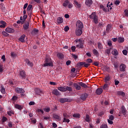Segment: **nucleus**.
<instances>
[{
  "instance_id": "1",
  "label": "nucleus",
  "mask_w": 128,
  "mask_h": 128,
  "mask_svg": "<svg viewBox=\"0 0 128 128\" xmlns=\"http://www.w3.org/2000/svg\"><path fill=\"white\" fill-rule=\"evenodd\" d=\"M44 66H54V63L52 62V60L50 56H48L46 58Z\"/></svg>"
},
{
  "instance_id": "2",
  "label": "nucleus",
  "mask_w": 128,
  "mask_h": 128,
  "mask_svg": "<svg viewBox=\"0 0 128 128\" xmlns=\"http://www.w3.org/2000/svg\"><path fill=\"white\" fill-rule=\"evenodd\" d=\"M90 18L91 20H94V24H98V18L96 16V12H92L91 15L90 16Z\"/></svg>"
},
{
  "instance_id": "3",
  "label": "nucleus",
  "mask_w": 128,
  "mask_h": 128,
  "mask_svg": "<svg viewBox=\"0 0 128 128\" xmlns=\"http://www.w3.org/2000/svg\"><path fill=\"white\" fill-rule=\"evenodd\" d=\"M76 42H78L79 44L76 46V48H84V40L82 39H79L78 40H76Z\"/></svg>"
},
{
  "instance_id": "4",
  "label": "nucleus",
  "mask_w": 128,
  "mask_h": 128,
  "mask_svg": "<svg viewBox=\"0 0 128 128\" xmlns=\"http://www.w3.org/2000/svg\"><path fill=\"white\" fill-rule=\"evenodd\" d=\"M76 28L82 30L84 28V24L80 20H78L76 22Z\"/></svg>"
},
{
  "instance_id": "5",
  "label": "nucleus",
  "mask_w": 128,
  "mask_h": 128,
  "mask_svg": "<svg viewBox=\"0 0 128 128\" xmlns=\"http://www.w3.org/2000/svg\"><path fill=\"white\" fill-rule=\"evenodd\" d=\"M72 101V99L66 98H62L59 100L60 102H61V104H64V102H71Z\"/></svg>"
},
{
  "instance_id": "6",
  "label": "nucleus",
  "mask_w": 128,
  "mask_h": 128,
  "mask_svg": "<svg viewBox=\"0 0 128 128\" xmlns=\"http://www.w3.org/2000/svg\"><path fill=\"white\" fill-rule=\"evenodd\" d=\"M76 34L78 36H80L82 34V29H80L76 28Z\"/></svg>"
},
{
  "instance_id": "7",
  "label": "nucleus",
  "mask_w": 128,
  "mask_h": 128,
  "mask_svg": "<svg viewBox=\"0 0 128 128\" xmlns=\"http://www.w3.org/2000/svg\"><path fill=\"white\" fill-rule=\"evenodd\" d=\"M126 66L124 64H122L120 66V72H126Z\"/></svg>"
},
{
  "instance_id": "8",
  "label": "nucleus",
  "mask_w": 128,
  "mask_h": 128,
  "mask_svg": "<svg viewBox=\"0 0 128 128\" xmlns=\"http://www.w3.org/2000/svg\"><path fill=\"white\" fill-rule=\"evenodd\" d=\"M5 32H8V34H14V30L10 28H6L5 30Z\"/></svg>"
},
{
  "instance_id": "9",
  "label": "nucleus",
  "mask_w": 128,
  "mask_h": 128,
  "mask_svg": "<svg viewBox=\"0 0 128 128\" xmlns=\"http://www.w3.org/2000/svg\"><path fill=\"white\" fill-rule=\"evenodd\" d=\"M15 91L17 94H24V89L19 88H15Z\"/></svg>"
},
{
  "instance_id": "10",
  "label": "nucleus",
  "mask_w": 128,
  "mask_h": 128,
  "mask_svg": "<svg viewBox=\"0 0 128 128\" xmlns=\"http://www.w3.org/2000/svg\"><path fill=\"white\" fill-rule=\"evenodd\" d=\"M74 2L75 6L77 8H82V4L78 1H76V0H74Z\"/></svg>"
},
{
  "instance_id": "11",
  "label": "nucleus",
  "mask_w": 128,
  "mask_h": 128,
  "mask_svg": "<svg viewBox=\"0 0 128 128\" xmlns=\"http://www.w3.org/2000/svg\"><path fill=\"white\" fill-rule=\"evenodd\" d=\"M20 74L22 78H26V74L24 70L20 71Z\"/></svg>"
},
{
  "instance_id": "12",
  "label": "nucleus",
  "mask_w": 128,
  "mask_h": 128,
  "mask_svg": "<svg viewBox=\"0 0 128 128\" xmlns=\"http://www.w3.org/2000/svg\"><path fill=\"white\" fill-rule=\"evenodd\" d=\"M88 94L86 93H85L81 95L80 98L82 100H86V98H88Z\"/></svg>"
},
{
  "instance_id": "13",
  "label": "nucleus",
  "mask_w": 128,
  "mask_h": 128,
  "mask_svg": "<svg viewBox=\"0 0 128 128\" xmlns=\"http://www.w3.org/2000/svg\"><path fill=\"white\" fill-rule=\"evenodd\" d=\"M35 92H36V94H38V96H40V94H44L42 92V90H40V88H36Z\"/></svg>"
},
{
  "instance_id": "14",
  "label": "nucleus",
  "mask_w": 128,
  "mask_h": 128,
  "mask_svg": "<svg viewBox=\"0 0 128 128\" xmlns=\"http://www.w3.org/2000/svg\"><path fill=\"white\" fill-rule=\"evenodd\" d=\"M30 26V22H26L23 25V28L24 30H26Z\"/></svg>"
},
{
  "instance_id": "15",
  "label": "nucleus",
  "mask_w": 128,
  "mask_h": 128,
  "mask_svg": "<svg viewBox=\"0 0 128 128\" xmlns=\"http://www.w3.org/2000/svg\"><path fill=\"white\" fill-rule=\"evenodd\" d=\"M121 112L124 116H126V109L124 106H122L121 107Z\"/></svg>"
},
{
  "instance_id": "16",
  "label": "nucleus",
  "mask_w": 128,
  "mask_h": 128,
  "mask_svg": "<svg viewBox=\"0 0 128 128\" xmlns=\"http://www.w3.org/2000/svg\"><path fill=\"white\" fill-rule=\"evenodd\" d=\"M102 88H98L96 90V94H98V96H100V94H102Z\"/></svg>"
},
{
  "instance_id": "17",
  "label": "nucleus",
  "mask_w": 128,
  "mask_h": 128,
  "mask_svg": "<svg viewBox=\"0 0 128 128\" xmlns=\"http://www.w3.org/2000/svg\"><path fill=\"white\" fill-rule=\"evenodd\" d=\"M85 4L86 6H90L92 4V0H86Z\"/></svg>"
},
{
  "instance_id": "18",
  "label": "nucleus",
  "mask_w": 128,
  "mask_h": 128,
  "mask_svg": "<svg viewBox=\"0 0 128 128\" xmlns=\"http://www.w3.org/2000/svg\"><path fill=\"white\" fill-rule=\"evenodd\" d=\"M24 38H26V35L23 34L18 38V40L21 42H24Z\"/></svg>"
},
{
  "instance_id": "19",
  "label": "nucleus",
  "mask_w": 128,
  "mask_h": 128,
  "mask_svg": "<svg viewBox=\"0 0 128 128\" xmlns=\"http://www.w3.org/2000/svg\"><path fill=\"white\" fill-rule=\"evenodd\" d=\"M52 94L55 96H60V92L56 89L53 90Z\"/></svg>"
},
{
  "instance_id": "20",
  "label": "nucleus",
  "mask_w": 128,
  "mask_h": 128,
  "mask_svg": "<svg viewBox=\"0 0 128 128\" xmlns=\"http://www.w3.org/2000/svg\"><path fill=\"white\" fill-rule=\"evenodd\" d=\"M53 118H55V120H60V116L58 114H53Z\"/></svg>"
},
{
  "instance_id": "21",
  "label": "nucleus",
  "mask_w": 128,
  "mask_h": 128,
  "mask_svg": "<svg viewBox=\"0 0 128 128\" xmlns=\"http://www.w3.org/2000/svg\"><path fill=\"white\" fill-rule=\"evenodd\" d=\"M112 54L115 56H118V52L116 49H114L112 52Z\"/></svg>"
},
{
  "instance_id": "22",
  "label": "nucleus",
  "mask_w": 128,
  "mask_h": 128,
  "mask_svg": "<svg viewBox=\"0 0 128 128\" xmlns=\"http://www.w3.org/2000/svg\"><path fill=\"white\" fill-rule=\"evenodd\" d=\"M0 28H6V23L4 21H1L0 22Z\"/></svg>"
},
{
  "instance_id": "23",
  "label": "nucleus",
  "mask_w": 128,
  "mask_h": 128,
  "mask_svg": "<svg viewBox=\"0 0 128 128\" xmlns=\"http://www.w3.org/2000/svg\"><path fill=\"white\" fill-rule=\"evenodd\" d=\"M84 120L87 122H90V115L86 114V118H84Z\"/></svg>"
},
{
  "instance_id": "24",
  "label": "nucleus",
  "mask_w": 128,
  "mask_h": 128,
  "mask_svg": "<svg viewBox=\"0 0 128 128\" xmlns=\"http://www.w3.org/2000/svg\"><path fill=\"white\" fill-rule=\"evenodd\" d=\"M57 22L58 24H62L64 22V18L62 17H58L57 18Z\"/></svg>"
},
{
  "instance_id": "25",
  "label": "nucleus",
  "mask_w": 128,
  "mask_h": 128,
  "mask_svg": "<svg viewBox=\"0 0 128 128\" xmlns=\"http://www.w3.org/2000/svg\"><path fill=\"white\" fill-rule=\"evenodd\" d=\"M25 62H26V64L30 66H34V64H32L30 61V60H28V59H26L25 60Z\"/></svg>"
},
{
  "instance_id": "26",
  "label": "nucleus",
  "mask_w": 128,
  "mask_h": 128,
  "mask_svg": "<svg viewBox=\"0 0 128 128\" xmlns=\"http://www.w3.org/2000/svg\"><path fill=\"white\" fill-rule=\"evenodd\" d=\"M15 108H17L18 110H22V105H19L18 104H16L14 105Z\"/></svg>"
},
{
  "instance_id": "27",
  "label": "nucleus",
  "mask_w": 128,
  "mask_h": 128,
  "mask_svg": "<svg viewBox=\"0 0 128 128\" xmlns=\"http://www.w3.org/2000/svg\"><path fill=\"white\" fill-rule=\"evenodd\" d=\"M74 86L76 90H80V86L78 85L76 83L74 84Z\"/></svg>"
},
{
  "instance_id": "28",
  "label": "nucleus",
  "mask_w": 128,
  "mask_h": 128,
  "mask_svg": "<svg viewBox=\"0 0 128 128\" xmlns=\"http://www.w3.org/2000/svg\"><path fill=\"white\" fill-rule=\"evenodd\" d=\"M92 54H94V56H100V54L98 53V50L96 49H94L92 50Z\"/></svg>"
},
{
  "instance_id": "29",
  "label": "nucleus",
  "mask_w": 128,
  "mask_h": 128,
  "mask_svg": "<svg viewBox=\"0 0 128 128\" xmlns=\"http://www.w3.org/2000/svg\"><path fill=\"white\" fill-rule=\"evenodd\" d=\"M110 30H112V24H108L106 28V32H108Z\"/></svg>"
},
{
  "instance_id": "30",
  "label": "nucleus",
  "mask_w": 128,
  "mask_h": 128,
  "mask_svg": "<svg viewBox=\"0 0 128 128\" xmlns=\"http://www.w3.org/2000/svg\"><path fill=\"white\" fill-rule=\"evenodd\" d=\"M118 42L120 43L124 42V38L118 37Z\"/></svg>"
},
{
  "instance_id": "31",
  "label": "nucleus",
  "mask_w": 128,
  "mask_h": 128,
  "mask_svg": "<svg viewBox=\"0 0 128 128\" xmlns=\"http://www.w3.org/2000/svg\"><path fill=\"white\" fill-rule=\"evenodd\" d=\"M57 56L58 58H64V54H62V53L59 52L57 54Z\"/></svg>"
},
{
  "instance_id": "32",
  "label": "nucleus",
  "mask_w": 128,
  "mask_h": 128,
  "mask_svg": "<svg viewBox=\"0 0 128 128\" xmlns=\"http://www.w3.org/2000/svg\"><path fill=\"white\" fill-rule=\"evenodd\" d=\"M73 118H80V114H74L72 115Z\"/></svg>"
},
{
  "instance_id": "33",
  "label": "nucleus",
  "mask_w": 128,
  "mask_h": 128,
  "mask_svg": "<svg viewBox=\"0 0 128 128\" xmlns=\"http://www.w3.org/2000/svg\"><path fill=\"white\" fill-rule=\"evenodd\" d=\"M58 90H60V92H66V88L64 87H62V86H60L58 88Z\"/></svg>"
},
{
  "instance_id": "34",
  "label": "nucleus",
  "mask_w": 128,
  "mask_h": 128,
  "mask_svg": "<svg viewBox=\"0 0 128 128\" xmlns=\"http://www.w3.org/2000/svg\"><path fill=\"white\" fill-rule=\"evenodd\" d=\"M79 84L80 86H82V88H88V86H86V84L82 83V82H79Z\"/></svg>"
},
{
  "instance_id": "35",
  "label": "nucleus",
  "mask_w": 128,
  "mask_h": 128,
  "mask_svg": "<svg viewBox=\"0 0 128 128\" xmlns=\"http://www.w3.org/2000/svg\"><path fill=\"white\" fill-rule=\"evenodd\" d=\"M109 80H110V76H106L104 78V82H109Z\"/></svg>"
},
{
  "instance_id": "36",
  "label": "nucleus",
  "mask_w": 128,
  "mask_h": 128,
  "mask_svg": "<svg viewBox=\"0 0 128 128\" xmlns=\"http://www.w3.org/2000/svg\"><path fill=\"white\" fill-rule=\"evenodd\" d=\"M98 50H102V48H104L102 47V43H100V42H98Z\"/></svg>"
},
{
  "instance_id": "37",
  "label": "nucleus",
  "mask_w": 128,
  "mask_h": 128,
  "mask_svg": "<svg viewBox=\"0 0 128 128\" xmlns=\"http://www.w3.org/2000/svg\"><path fill=\"white\" fill-rule=\"evenodd\" d=\"M70 4V2L68 0H65L64 3L63 4V6H68V4Z\"/></svg>"
},
{
  "instance_id": "38",
  "label": "nucleus",
  "mask_w": 128,
  "mask_h": 128,
  "mask_svg": "<svg viewBox=\"0 0 128 128\" xmlns=\"http://www.w3.org/2000/svg\"><path fill=\"white\" fill-rule=\"evenodd\" d=\"M44 110L46 112H50V107H46L45 108H44Z\"/></svg>"
},
{
  "instance_id": "39",
  "label": "nucleus",
  "mask_w": 128,
  "mask_h": 128,
  "mask_svg": "<svg viewBox=\"0 0 128 128\" xmlns=\"http://www.w3.org/2000/svg\"><path fill=\"white\" fill-rule=\"evenodd\" d=\"M2 34L4 36H10V34H8L6 31H2Z\"/></svg>"
},
{
  "instance_id": "40",
  "label": "nucleus",
  "mask_w": 128,
  "mask_h": 128,
  "mask_svg": "<svg viewBox=\"0 0 128 128\" xmlns=\"http://www.w3.org/2000/svg\"><path fill=\"white\" fill-rule=\"evenodd\" d=\"M66 90H68V92H72V87H69V86H66L65 88V92H66Z\"/></svg>"
},
{
  "instance_id": "41",
  "label": "nucleus",
  "mask_w": 128,
  "mask_h": 128,
  "mask_svg": "<svg viewBox=\"0 0 128 128\" xmlns=\"http://www.w3.org/2000/svg\"><path fill=\"white\" fill-rule=\"evenodd\" d=\"M110 54V48L106 49L105 50V54Z\"/></svg>"
},
{
  "instance_id": "42",
  "label": "nucleus",
  "mask_w": 128,
  "mask_h": 128,
  "mask_svg": "<svg viewBox=\"0 0 128 128\" xmlns=\"http://www.w3.org/2000/svg\"><path fill=\"white\" fill-rule=\"evenodd\" d=\"M108 84H106L103 86V89H104V90H108Z\"/></svg>"
},
{
  "instance_id": "43",
  "label": "nucleus",
  "mask_w": 128,
  "mask_h": 128,
  "mask_svg": "<svg viewBox=\"0 0 128 128\" xmlns=\"http://www.w3.org/2000/svg\"><path fill=\"white\" fill-rule=\"evenodd\" d=\"M2 94H6V89L4 86H2V88L0 90Z\"/></svg>"
},
{
  "instance_id": "44",
  "label": "nucleus",
  "mask_w": 128,
  "mask_h": 128,
  "mask_svg": "<svg viewBox=\"0 0 128 128\" xmlns=\"http://www.w3.org/2000/svg\"><path fill=\"white\" fill-rule=\"evenodd\" d=\"M68 118H64V120L62 122H70V119H67Z\"/></svg>"
},
{
  "instance_id": "45",
  "label": "nucleus",
  "mask_w": 128,
  "mask_h": 128,
  "mask_svg": "<svg viewBox=\"0 0 128 128\" xmlns=\"http://www.w3.org/2000/svg\"><path fill=\"white\" fill-rule=\"evenodd\" d=\"M36 32H38V30H36V29H34L31 34H36Z\"/></svg>"
},
{
  "instance_id": "46",
  "label": "nucleus",
  "mask_w": 128,
  "mask_h": 128,
  "mask_svg": "<svg viewBox=\"0 0 128 128\" xmlns=\"http://www.w3.org/2000/svg\"><path fill=\"white\" fill-rule=\"evenodd\" d=\"M10 56L12 58H16V53L14 52H10Z\"/></svg>"
},
{
  "instance_id": "47",
  "label": "nucleus",
  "mask_w": 128,
  "mask_h": 128,
  "mask_svg": "<svg viewBox=\"0 0 128 128\" xmlns=\"http://www.w3.org/2000/svg\"><path fill=\"white\" fill-rule=\"evenodd\" d=\"M62 116H63L64 118H70V116L68 115V114L66 112H64L62 114Z\"/></svg>"
},
{
  "instance_id": "48",
  "label": "nucleus",
  "mask_w": 128,
  "mask_h": 128,
  "mask_svg": "<svg viewBox=\"0 0 128 128\" xmlns=\"http://www.w3.org/2000/svg\"><path fill=\"white\" fill-rule=\"evenodd\" d=\"M32 4H29L27 8V10L29 11V10H32Z\"/></svg>"
},
{
  "instance_id": "49",
  "label": "nucleus",
  "mask_w": 128,
  "mask_h": 128,
  "mask_svg": "<svg viewBox=\"0 0 128 128\" xmlns=\"http://www.w3.org/2000/svg\"><path fill=\"white\" fill-rule=\"evenodd\" d=\"M36 112H42V114H44V110L42 109L38 108Z\"/></svg>"
},
{
  "instance_id": "50",
  "label": "nucleus",
  "mask_w": 128,
  "mask_h": 128,
  "mask_svg": "<svg viewBox=\"0 0 128 128\" xmlns=\"http://www.w3.org/2000/svg\"><path fill=\"white\" fill-rule=\"evenodd\" d=\"M120 4V2L119 0H116L114 1V4L118 6Z\"/></svg>"
},
{
  "instance_id": "51",
  "label": "nucleus",
  "mask_w": 128,
  "mask_h": 128,
  "mask_svg": "<svg viewBox=\"0 0 128 128\" xmlns=\"http://www.w3.org/2000/svg\"><path fill=\"white\" fill-rule=\"evenodd\" d=\"M124 13L125 16H128V10H124Z\"/></svg>"
},
{
  "instance_id": "52",
  "label": "nucleus",
  "mask_w": 128,
  "mask_h": 128,
  "mask_svg": "<svg viewBox=\"0 0 128 128\" xmlns=\"http://www.w3.org/2000/svg\"><path fill=\"white\" fill-rule=\"evenodd\" d=\"M86 62H88V64H92V60L90 58H88L86 60Z\"/></svg>"
},
{
  "instance_id": "53",
  "label": "nucleus",
  "mask_w": 128,
  "mask_h": 128,
  "mask_svg": "<svg viewBox=\"0 0 128 128\" xmlns=\"http://www.w3.org/2000/svg\"><path fill=\"white\" fill-rule=\"evenodd\" d=\"M8 120V118L6 117L3 116L2 118V122H6Z\"/></svg>"
},
{
  "instance_id": "54",
  "label": "nucleus",
  "mask_w": 128,
  "mask_h": 128,
  "mask_svg": "<svg viewBox=\"0 0 128 128\" xmlns=\"http://www.w3.org/2000/svg\"><path fill=\"white\" fill-rule=\"evenodd\" d=\"M8 114L10 116H12V114H14V111L11 110L10 112H8Z\"/></svg>"
},
{
  "instance_id": "55",
  "label": "nucleus",
  "mask_w": 128,
  "mask_h": 128,
  "mask_svg": "<svg viewBox=\"0 0 128 128\" xmlns=\"http://www.w3.org/2000/svg\"><path fill=\"white\" fill-rule=\"evenodd\" d=\"M12 100H13V102H16V100H18V97L16 96H14L12 98Z\"/></svg>"
},
{
  "instance_id": "56",
  "label": "nucleus",
  "mask_w": 128,
  "mask_h": 128,
  "mask_svg": "<svg viewBox=\"0 0 128 128\" xmlns=\"http://www.w3.org/2000/svg\"><path fill=\"white\" fill-rule=\"evenodd\" d=\"M64 30V32H68L70 30V27H68V26H66Z\"/></svg>"
},
{
  "instance_id": "57",
  "label": "nucleus",
  "mask_w": 128,
  "mask_h": 128,
  "mask_svg": "<svg viewBox=\"0 0 128 128\" xmlns=\"http://www.w3.org/2000/svg\"><path fill=\"white\" fill-rule=\"evenodd\" d=\"M114 66L115 68H118V62H116L114 64Z\"/></svg>"
},
{
  "instance_id": "58",
  "label": "nucleus",
  "mask_w": 128,
  "mask_h": 128,
  "mask_svg": "<svg viewBox=\"0 0 128 128\" xmlns=\"http://www.w3.org/2000/svg\"><path fill=\"white\" fill-rule=\"evenodd\" d=\"M104 112L102 111L98 114V116H104Z\"/></svg>"
},
{
  "instance_id": "59",
  "label": "nucleus",
  "mask_w": 128,
  "mask_h": 128,
  "mask_svg": "<svg viewBox=\"0 0 128 128\" xmlns=\"http://www.w3.org/2000/svg\"><path fill=\"white\" fill-rule=\"evenodd\" d=\"M109 120H114V116L110 115V116H109Z\"/></svg>"
},
{
  "instance_id": "60",
  "label": "nucleus",
  "mask_w": 128,
  "mask_h": 128,
  "mask_svg": "<svg viewBox=\"0 0 128 128\" xmlns=\"http://www.w3.org/2000/svg\"><path fill=\"white\" fill-rule=\"evenodd\" d=\"M100 128H108V125L104 124H102L100 126Z\"/></svg>"
},
{
  "instance_id": "61",
  "label": "nucleus",
  "mask_w": 128,
  "mask_h": 128,
  "mask_svg": "<svg viewBox=\"0 0 128 128\" xmlns=\"http://www.w3.org/2000/svg\"><path fill=\"white\" fill-rule=\"evenodd\" d=\"M2 62H6V56L2 55Z\"/></svg>"
},
{
  "instance_id": "62",
  "label": "nucleus",
  "mask_w": 128,
  "mask_h": 128,
  "mask_svg": "<svg viewBox=\"0 0 128 128\" xmlns=\"http://www.w3.org/2000/svg\"><path fill=\"white\" fill-rule=\"evenodd\" d=\"M72 4L69 2V4H68V8H72Z\"/></svg>"
},
{
  "instance_id": "63",
  "label": "nucleus",
  "mask_w": 128,
  "mask_h": 128,
  "mask_svg": "<svg viewBox=\"0 0 128 128\" xmlns=\"http://www.w3.org/2000/svg\"><path fill=\"white\" fill-rule=\"evenodd\" d=\"M8 128H12V122H9L8 123Z\"/></svg>"
},
{
  "instance_id": "64",
  "label": "nucleus",
  "mask_w": 128,
  "mask_h": 128,
  "mask_svg": "<svg viewBox=\"0 0 128 128\" xmlns=\"http://www.w3.org/2000/svg\"><path fill=\"white\" fill-rule=\"evenodd\" d=\"M50 84H51V86H56V82H50Z\"/></svg>"
}]
</instances>
